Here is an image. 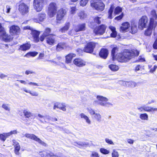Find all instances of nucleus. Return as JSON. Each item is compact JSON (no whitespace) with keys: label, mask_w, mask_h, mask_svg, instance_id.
<instances>
[{"label":"nucleus","mask_w":157,"mask_h":157,"mask_svg":"<svg viewBox=\"0 0 157 157\" xmlns=\"http://www.w3.org/2000/svg\"><path fill=\"white\" fill-rule=\"evenodd\" d=\"M66 13L67 11L65 9H61L59 10L57 12V20H61L66 15Z\"/></svg>","instance_id":"15"},{"label":"nucleus","mask_w":157,"mask_h":157,"mask_svg":"<svg viewBox=\"0 0 157 157\" xmlns=\"http://www.w3.org/2000/svg\"><path fill=\"white\" fill-rule=\"evenodd\" d=\"M122 9L121 7L117 6L115 9L114 13L115 14H119L122 11Z\"/></svg>","instance_id":"42"},{"label":"nucleus","mask_w":157,"mask_h":157,"mask_svg":"<svg viewBox=\"0 0 157 157\" xmlns=\"http://www.w3.org/2000/svg\"><path fill=\"white\" fill-rule=\"evenodd\" d=\"M46 40L48 44L51 45H53L56 41L55 38L52 34L47 37Z\"/></svg>","instance_id":"18"},{"label":"nucleus","mask_w":157,"mask_h":157,"mask_svg":"<svg viewBox=\"0 0 157 157\" xmlns=\"http://www.w3.org/2000/svg\"><path fill=\"white\" fill-rule=\"evenodd\" d=\"M47 117L48 120H51L52 121H57V119L56 118L52 117L49 116H47Z\"/></svg>","instance_id":"53"},{"label":"nucleus","mask_w":157,"mask_h":157,"mask_svg":"<svg viewBox=\"0 0 157 157\" xmlns=\"http://www.w3.org/2000/svg\"><path fill=\"white\" fill-rule=\"evenodd\" d=\"M7 133H3L0 135V139L4 141L9 136L7 135Z\"/></svg>","instance_id":"43"},{"label":"nucleus","mask_w":157,"mask_h":157,"mask_svg":"<svg viewBox=\"0 0 157 157\" xmlns=\"http://www.w3.org/2000/svg\"><path fill=\"white\" fill-rule=\"evenodd\" d=\"M31 46L30 44L28 43L21 45L19 50L21 51H26L29 49Z\"/></svg>","instance_id":"26"},{"label":"nucleus","mask_w":157,"mask_h":157,"mask_svg":"<svg viewBox=\"0 0 157 157\" xmlns=\"http://www.w3.org/2000/svg\"><path fill=\"white\" fill-rule=\"evenodd\" d=\"M57 7L56 3L52 2L49 5L48 7V13L50 17H53L56 14Z\"/></svg>","instance_id":"6"},{"label":"nucleus","mask_w":157,"mask_h":157,"mask_svg":"<svg viewBox=\"0 0 157 157\" xmlns=\"http://www.w3.org/2000/svg\"><path fill=\"white\" fill-rule=\"evenodd\" d=\"M106 26L105 25H102L99 26L97 29L94 30V32L96 35H102L105 32Z\"/></svg>","instance_id":"12"},{"label":"nucleus","mask_w":157,"mask_h":157,"mask_svg":"<svg viewBox=\"0 0 157 157\" xmlns=\"http://www.w3.org/2000/svg\"><path fill=\"white\" fill-rule=\"evenodd\" d=\"M13 145L14 146V152L17 155L19 154V151L20 149V146L18 142L16 140H13Z\"/></svg>","instance_id":"19"},{"label":"nucleus","mask_w":157,"mask_h":157,"mask_svg":"<svg viewBox=\"0 0 157 157\" xmlns=\"http://www.w3.org/2000/svg\"><path fill=\"white\" fill-rule=\"evenodd\" d=\"M40 155L42 157H44L45 155H46L47 157H51L55 156L53 153L50 152L46 153L44 152L43 154H41Z\"/></svg>","instance_id":"41"},{"label":"nucleus","mask_w":157,"mask_h":157,"mask_svg":"<svg viewBox=\"0 0 157 157\" xmlns=\"http://www.w3.org/2000/svg\"><path fill=\"white\" fill-rule=\"evenodd\" d=\"M91 157H99V156L97 152L93 151L91 155Z\"/></svg>","instance_id":"55"},{"label":"nucleus","mask_w":157,"mask_h":157,"mask_svg":"<svg viewBox=\"0 0 157 157\" xmlns=\"http://www.w3.org/2000/svg\"><path fill=\"white\" fill-rule=\"evenodd\" d=\"M152 107H150L149 106H144V110L147 112H151L152 111Z\"/></svg>","instance_id":"51"},{"label":"nucleus","mask_w":157,"mask_h":157,"mask_svg":"<svg viewBox=\"0 0 157 157\" xmlns=\"http://www.w3.org/2000/svg\"><path fill=\"white\" fill-rule=\"evenodd\" d=\"M125 83L126 85H128L131 87H134L136 85V83L132 81H129L128 82H126Z\"/></svg>","instance_id":"40"},{"label":"nucleus","mask_w":157,"mask_h":157,"mask_svg":"<svg viewBox=\"0 0 157 157\" xmlns=\"http://www.w3.org/2000/svg\"><path fill=\"white\" fill-rule=\"evenodd\" d=\"M119 154L118 152L115 150H113L112 153V157H119Z\"/></svg>","instance_id":"48"},{"label":"nucleus","mask_w":157,"mask_h":157,"mask_svg":"<svg viewBox=\"0 0 157 157\" xmlns=\"http://www.w3.org/2000/svg\"><path fill=\"white\" fill-rule=\"evenodd\" d=\"M75 54L74 53H70L66 57V63H68L71 62L72 58L75 57Z\"/></svg>","instance_id":"27"},{"label":"nucleus","mask_w":157,"mask_h":157,"mask_svg":"<svg viewBox=\"0 0 157 157\" xmlns=\"http://www.w3.org/2000/svg\"><path fill=\"white\" fill-rule=\"evenodd\" d=\"M78 16L81 20H83L86 17L87 14L83 10L79 11L77 13Z\"/></svg>","instance_id":"24"},{"label":"nucleus","mask_w":157,"mask_h":157,"mask_svg":"<svg viewBox=\"0 0 157 157\" xmlns=\"http://www.w3.org/2000/svg\"><path fill=\"white\" fill-rule=\"evenodd\" d=\"M89 0H80V5L82 6H85L88 3Z\"/></svg>","instance_id":"46"},{"label":"nucleus","mask_w":157,"mask_h":157,"mask_svg":"<svg viewBox=\"0 0 157 157\" xmlns=\"http://www.w3.org/2000/svg\"><path fill=\"white\" fill-rule=\"evenodd\" d=\"M127 142L129 144H132L133 143L134 141L131 139H127Z\"/></svg>","instance_id":"64"},{"label":"nucleus","mask_w":157,"mask_h":157,"mask_svg":"<svg viewBox=\"0 0 157 157\" xmlns=\"http://www.w3.org/2000/svg\"><path fill=\"white\" fill-rule=\"evenodd\" d=\"M76 10L75 6L71 7L70 10V13L73 14H74L76 12Z\"/></svg>","instance_id":"49"},{"label":"nucleus","mask_w":157,"mask_h":157,"mask_svg":"<svg viewBox=\"0 0 157 157\" xmlns=\"http://www.w3.org/2000/svg\"><path fill=\"white\" fill-rule=\"evenodd\" d=\"M94 22L98 24H100L101 23V18L98 16H95L93 17Z\"/></svg>","instance_id":"44"},{"label":"nucleus","mask_w":157,"mask_h":157,"mask_svg":"<svg viewBox=\"0 0 157 157\" xmlns=\"http://www.w3.org/2000/svg\"><path fill=\"white\" fill-rule=\"evenodd\" d=\"M130 26V25L128 22H124L122 24V26L120 27V30L122 32H126L128 31Z\"/></svg>","instance_id":"21"},{"label":"nucleus","mask_w":157,"mask_h":157,"mask_svg":"<svg viewBox=\"0 0 157 157\" xmlns=\"http://www.w3.org/2000/svg\"><path fill=\"white\" fill-rule=\"evenodd\" d=\"M29 93L32 96H38V94L36 92H32L30 90Z\"/></svg>","instance_id":"57"},{"label":"nucleus","mask_w":157,"mask_h":157,"mask_svg":"<svg viewBox=\"0 0 157 157\" xmlns=\"http://www.w3.org/2000/svg\"><path fill=\"white\" fill-rule=\"evenodd\" d=\"M80 116L81 118L84 119L86 122L88 124H91V121L90 120L88 116L84 113H81L80 114Z\"/></svg>","instance_id":"29"},{"label":"nucleus","mask_w":157,"mask_h":157,"mask_svg":"<svg viewBox=\"0 0 157 157\" xmlns=\"http://www.w3.org/2000/svg\"><path fill=\"white\" fill-rule=\"evenodd\" d=\"M51 29L49 28H47L45 29V31L43 33V36H50L51 34H50L51 32Z\"/></svg>","instance_id":"38"},{"label":"nucleus","mask_w":157,"mask_h":157,"mask_svg":"<svg viewBox=\"0 0 157 157\" xmlns=\"http://www.w3.org/2000/svg\"><path fill=\"white\" fill-rule=\"evenodd\" d=\"M70 25V23L69 22H66L64 26L60 29V31L63 33L65 32V31H67Z\"/></svg>","instance_id":"32"},{"label":"nucleus","mask_w":157,"mask_h":157,"mask_svg":"<svg viewBox=\"0 0 157 157\" xmlns=\"http://www.w3.org/2000/svg\"><path fill=\"white\" fill-rule=\"evenodd\" d=\"M153 48L155 49H157V39L155 40L154 42L153 45Z\"/></svg>","instance_id":"61"},{"label":"nucleus","mask_w":157,"mask_h":157,"mask_svg":"<svg viewBox=\"0 0 157 157\" xmlns=\"http://www.w3.org/2000/svg\"><path fill=\"white\" fill-rule=\"evenodd\" d=\"M29 7L24 3H22L19 5V10L22 15H25L29 12Z\"/></svg>","instance_id":"10"},{"label":"nucleus","mask_w":157,"mask_h":157,"mask_svg":"<svg viewBox=\"0 0 157 157\" xmlns=\"http://www.w3.org/2000/svg\"><path fill=\"white\" fill-rule=\"evenodd\" d=\"M148 21V18L146 16H143L139 20L138 28L141 30H143L147 27Z\"/></svg>","instance_id":"5"},{"label":"nucleus","mask_w":157,"mask_h":157,"mask_svg":"<svg viewBox=\"0 0 157 157\" xmlns=\"http://www.w3.org/2000/svg\"><path fill=\"white\" fill-rule=\"evenodd\" d=\"M135 55V53L132 51L125 52L123 53H119L116 56L119 62H123L127 61L131 59Z\"/></svg>","instance_id":"2"},{"label":"nucleus","mask_w":157,"mask_h":157,"mask_svg":"<svg viewBox=\"0 0 157 157\" xmlns=\"http://www.w3.org/2000/svg\"><path fill=\"white\" fill-rule=\"evenodd\" d=\"M92 117L98 122H100L101 121V117L99 113H96Z\"/></svg>","instance_id":"34"},{"label":"nucleus","mask_w":157,"mask_h":157,"mask_svg":"<svg viewBox=\"0 0 157 157\" xmlns=\"http://www.w3.org/2000/svg\"><path fill=\"white\" fill-rule=\"evenodd\" d=\"M2 108L5 110L8 111H10V108L9 106V104L3 103L2 105Z\"/></svg>","instance_id":"39"},{"label":"nucleus","mask_w":157,"mask_h":157,"mask_svg":"<svg viewBox=\"0 0 157 157\" xmlns=\"http://www.w3.org/2000/svg\"><path fill=\"white\" fill-rule=\"evenodd\" d=\"M17 133V132L16 130H14L12 131H11L7 133V135L9 136H10V135L12 134H16Z\"/></svg>","instance_id":"54"},{"label":"nucleus","mask_w":157,"mask_h":157,"mask_svg":"<svg viewBox=\"0 0 157 157\" xmlns=\"http://www.w3.org/2000/svg\"><path fill=\"white\" fill-rule=\"evenodd\" d=\"M109 28L112 32V33H111V37H115L117 34V32L116 31V28L112 26H110L109 27Z\"/></svg>","instance_id":"31"},{"label":"nucleus","mask_w":157,"mask_h":157,"mask_svg":"<svg viewBox=\"0 0 157 157\" xmlns=\"http://www.w3.org/2000/svg\"><path fill=\"white\" fill-rule=\"evenodd\" d=\"M73 63L76 66L80 67H83L86 64V62L80 58L75 59L74 60Z\"/></svg>","instance_id":"14"},{"label":"nucleus","mask_w":157,"mask_h":157,"mask_svg":"<svg viewBox=\"0 0 157 157\" xmlns=\"http://www.w3.org/2000/svg\"><path fill=\"white\" fill-rule=\"evenodd\" d=\"M87 110L92 117L96 113L94 110L91 108H88Z\"/></svg>","instance_id":"47"},{"label":"nucleus","mask_w":157,"mask_h":157,"mask_svg":"<svg viewBox=\"0 0 157 157\" xmlns=\"http://www.w3.org/2000/svg\"><path fill=\"white\" fill-rule=\"evenodd\" d=\"M34 73H35V72L32 71L27 70L25 72V74L27 75Z\"/></svg>","instance_id":"58"},{"label":"nucleus","mask_w":157,"mask_h":157,"mask_svg":"<svg viewBox=\"0 0 157 157\" xmlns=\"http://www.w3.org/2000/svg\"><path fill=\"white\" fill-rule=\"evenodd\" d=\"M66 105H65L64 103H59V109H61L63 111H66Z\"/></svg>","instance_id":"45"},{"label":"nucleus","mask_w":157,"mask_h":157,"mask_svg":"<svg viewBox=\"0 0 157 157\" xmlns=\"http://www.w3.org/2000/svg\"><path fill=\"white\" fill-rule=\"evenodd\" d=\"M131 30L132 33V34H134L136 33L137 30L136 24L135 23H133L132 24L131 27Z\"/></svg>","instance_id":"33"},{"label":"nucleus","mask_w":157,"mask_h":157,"mask_svg":"<svg viewBox=\"0 0 157 157\" xmlns=\"http://www.w3.org/2000/svg\"><path fill=\"white\" fill-rule=\"evenodd\" d=\"M23 113L24 117L26 118H29L33 116V114L28 109H25L23 110Z\"/></svg>","instance_id":"25"},{"label":"nucleus","mask_w":157,"mask_h":157,"mask_svg":"<svg viewBox=\"0 0 157 157\" xmlns=\"http://www.w3.org/2000/svg\"><path fill=\"white\" fill-rule=\"evenodd\" d=\"M30 34L33 38V41L35 42H37L39 41V36L40 32L34 29L31 31Z\"/></svg>","instance_id":"13"},{"label":"nucleus","mask_w":157,"mask_h":157,"mask_svg":"<svg viewBox=\"0 0 157 157\" xmlns=\"http://www.w3.org/2000/svg\"><path fill=\"white\" fill-rule=\"evenodd\" d=\"M123 13H122L120 15H119V16H118L117 17H116L115 18V20H121V19L123 17Z\"/></svg>","instance_id":"56"},{"label":"nucleus","mask_w":157,"mask_h":157,"mask_svg":"<svg viewBox=\"0 0 157 157\" xmlns=\"http://www.w3.org/2000/svg\"><path fill=\"white\" fill-rule=\"evenodd\" d=\"M25 136L27 138L34 140L44 146L46 147L47 146V144L45 142L34 134L26 133L25 134Z\"/></svg>","instance_id":"8"},{"label":"nucleus","mask_w":157,"mask_h":157,"mask_svg":"<svg viewBox=\"0 0 157 157\" xmlns=\"http://www.w3.org/2000/svg\"><path fill=\"white\" fill-rule=\"evenodd\" d=\"M30 54V56H36L37 54V53L36 52H31L29 53H28V54Z\"/></svg>","instance_id":"63"},{"label":"nucleus","mask_w":157,"mask_h":157,"mask_svg":"<svg viewBox=\"0 0 157 157\" xmlns=\"http://www.w3.org/2000/svg\"><path fill=\"white\" fill-rule=\"evenodd\" d=\"M141 66L140 65H138L135 67V71H137L140 70L141 68Z\"/></svg>","instance_id":"60"},{"label":"nucleus","mask_w":157,"mask_h":157,"mask_svg":"<svg viewBox=\"0 0 157 157\" xmlns=\"http://www.w3.org/2000/svg\"><path fill=\"white\" fill-rule=\"evenodd\" d=\"M44 0H34L33 5L34 9L37 12H40L44 6Z\"/></svg>","instance_id":"7"},{"label":"nucleus","mask_w":157,"mask_h":157,"mask_svg":"<svg viewBox=\"0 0 157 157\" xmlns=\"http://www.w3.org/2000/svg\"><path fill=\"white\" fill-rule=\"evenodd\" d=\"M86 29V24L82 23L77 25L75 28V30L76 32H78L80 31H83Z\"/></svg>","instance_id":"22"},{"label":"nucleus","mask_w":157,"mask_h":157,"mask_svg":"<svg viewBox=\"0 0 157 157\" xmlns=\"http://www.w3.org/2000/svg\"><path fill=\"white\" fill-rule=\"evenodd\" d=\"M118 51V48L116 47H115L113 48L111 51V56L113 60L115 59V55L116 53ZM116 56H115L116 57Z\"/></svg>","instance_id":"36"},{"label":"nucleus","mask_w":157,"mask_h":157,"mask_svg":"<svg viewBox=\"0 0 157 157\" xmlns=\"http://www.w3.org/2000/svg\"><path fill=\"white\" fill-rule=\"evenodd\" d=\"M91 6L96 10L100 11L104 10L105 6L104 4L101 1L97 0L91 1Z\"/></svg>","instance_id":"4"},{"label":"nucleus","mask_w":157,"mask_h":157,"mask_svg":"<svg viewBox=\"0 0 157 157\" xmlns=\"http://www.w3.org/2000/svg\"><path fill=\"white\" fill-rule=\"evenodd\" d=\"M34 29L30 26H26L24 27V29H29L32 31Z\"/></svg>","instance_id":"59"},{"label":"nucleus","mask_w":157,"mask_h":157,"mask_svg":"<svg viewBox=\"0 0 157 157\" xmlns=\"http://www.w3.org/2000/svg\"><path fill=\"white\" fill-rule=\"evenodd\" d=\"M0 37H2V39L6 42L10 41L11 40V37L6 34L4 29L0 33Z\"/></svg>","instance_id":"16"},{"label":"nucleus","mask_w":157,"mask_h":157,"mask_svg":"<svg viewBox=\"0 0 157 157\" xmlns=\"http://www.w3.org/2000/svg\"><path fill=\"white\" fill-rule=\"evenodd\" d=\"M20 28L18 26L15 25H13L10 27V32L12 35L17 34L19 32Z\"/></svg>","instance_id":"20"},{"label":"nucleus","mask_w":157,"mask_h":157,"mask_svg":"<svg viewBox=\"0 0 157 157\" xmlns=\"http://www.w3.org/2000/svg\"><path fill=\"white\" fill-rule=\"evenodd\" d=\"M38 17L32 18L33 21L36 23H39L40 22L43 21L46 18V14L44 13H41L38 15Z\"/></svg>","instance_id":"11"},{"label":"nucleus","mask_w":157,"mask_h":157,"mask_svg":"<svg viewBox=\"0 0 157 157\" xmlns=\"http://www.w3.org/2000/svg\"><path fill=\"white\" fill-rule=\"evenodd\" d=\"M76 144L75 145L78 147L81 148L82 147H86L88 146V143L85 142H75Z\"/></svg>","instance_id":"28"},{"label":"nucleus","mask_w":157,"mask_h":157,"mask_svg":"<svg viewBox=\"0 0 157 157\" xmlns=\"http://www.w3.org/2000/svg\"><path fill=\"white\" fill-rule=\"evenodd\" d=\"M109 68L113 71H116L119 69V67L115 65L111 64L109 65Z\"/></svg>","instance_id":"37"},{"label":"nucleus","mask_w":157,"mask_h":157,"mask_svg":"<svg viewBox=\"0 0 157 157\" xmlns=\"http://www.w3.org/2000/svg\"><path fill=\"white\" fill-rule=\"evenodd\" d=\"M96 44V43L94 42H90L88 43L84 49V52L87 53H92L93 52Z\"/></svg>","instance_id":"9"},{"label":"nucleus","mask_w":157,"mask_h":157,"mask_svg":"<svg viewBox=\"0 0 157 157\" xmlns=\"http://www.w3.org/2000/svg\"><path fill=\"white\" fill-rule=\"evenodd\" d=\"M66 45L63 43H59L57 44L56 47V50L57 51H60L61 50L66 48Z\"/></svg>","instance_id":"23"},{"label":"nucleus","mask_w":157,"mask_h":157,"mask_svg":"<svg viewBox=\"0 0 157 157\" xmlns=\"http://www.w3.org/2000/svg\"><path fill=\"white\" fill-rule=\"evenodd\" d=\"M150 18L149 28L145 31V34L147 36H150L152 32V29L155 28L157 25V16L155 10L151 11L150 16Z\"/></svg>","instance_id":"1"},{"label":"nucleus","mask_w":157,"mask_h":157,"mask_svg":"<svg viewBox=\"0 0 157 157\" xmlns=\"http://www.w3.org/2000/svg\"><path fill=\"white\" fill-rule=\"evenodd\" d=\"M105 141L106 143L109 144L113 145H114V143H113L112 140L109 139L108 138H105Z\"/></svg>","instance_id":"52"},{"label":"nucleus","mask_w":157,"mask_h":157,"mask_svg":"<svg viewBox=\"0 0 157 157\" xmlns=\"http://www.w3.org/2000/svg\"><path fill=\"white\" fill-rule=\"evenodd\" d=\"M100 151L101 153L104 154H107L109 153V151L104 148H101L100 149Z\"/></svg>","instance_id":"50"},{"label":"nucleus","mask_w":157,"mask_h":157,"mask_svg":"<svg viewBox=\"0 0 157 157\" xmlns=\"http://www.w3.org/2000/svg\"><path fill=\"white\" fill-rule=\"evenodd\" d=\"M97 98L100 101H95V102H97L98 104L102 106L108 107L110 106H112L113 105L111 103L107 101L108 100V99L107 98L102 96H98L97 97Z\"/></svg>","instance_id":"3"},{"label":"nucleus","mask_w":157,"mask_h":157,"mask_svg":"<svg viewBox=\"0 0 157 157\" xmlns=\"http://www.w3.org/2000/svg\"><path fill=\"white\" fill-rule=\"evenodd\" d=\"M108 54V50L106 48H103L100 51L99 55L101 58L105 59L107 58Z\"/></svg>","instance_id":"17"},{"label":"nucleus","mask_w":157,"mask_h":157,"mask_svg":"<svg viewBox=\"0 0 157 157\" xmlns=\"http://www.w3.org/2000/svg\"><path fill=\"white\" fill-rule=\"evenodd\" d=\"M114 8L115 7L113 5L111 6L108 12V18H109L110 19L112 18V14Z\"/></svg>","instance_id":"30"},{"label":"nucleus","mask_w":157,"mask_h":157,"mask_svg":"<svg viewBox=\"0 0 157 157\" xmlns=\"http://www.w3.org/2000/svg\"><path fill=\"white\" fill-rule=\"evenodd\" d=\"M140 119L143 121H148V115L147 113L141 114L140 116Z\"/></svg>","instance_id":"35"},{"label":"nucleus","mask_w":157,"mask_h":157,"mask_svg":"<svg viewBox=\"0 0 157 157\" xmlns=\"http://www.w3.org/2000/svg\"><path fill=\"white\" fill-rule=\"evenodd\" d=\"M21 90L22 91H24L26 93H29L30 90H28L25 87H23L21 89Z\"/></svg>","instance_id":"62"}]
</instances>
